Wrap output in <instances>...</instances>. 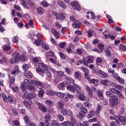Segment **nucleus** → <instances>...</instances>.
Wrapping results in <instances>:
<instances>
[{
	"label": "nucleus",
	"mask_w": 126,
	"mask_h": 126,
	"mask_svg": "<svg viewBox=\"0 0 126 126\" xmlns=\"http://www.w3.org/2000/svg\"><path fill=\"white\" fill-rule=\"evenodd\" d=\"M66 87L68 91H70V92H72V93H75V92H77L76 94L78 97L83 94V92L81 90V88L77 84L70 85L68 83V85H66Z\"/></svg>",
	"instance_id": "nucleus-1"
},
{
	"label": "nucleus",
	"mask_w": 126,
	"mask_h": 126,
	"mask_svg": "<svg viewBox=\"0 0 126 126\" xmlns=\"http://www.w3.org/2000/svg\"><path fill=\"white\" fill-rule=\"evenodd\" d=\"M27 58L26 56L23 54L20 56V54L19 53H17L16 56L15 57L14 59H11L10 63H17V62L18 61H21V62H24L25 61H26Z\"/></svg>",
	"instance_id": "nucleus-2"
},
{
	"label": "nucleus",
	"mask_w": 126,
	"mask_h": 126,
	"mask_svg": "<svg viewBox=\"0 0 126 126\" xmlns=\"http://www.w3.org/2000/svg\"><path fill=\"white\" fill-rule=\"evenodd\" d=\"M39 67H42L43 69H41L40 68H36V71L39 73V74H40V75H44V73H45V70H48L49 67L47 65L43 63H39Z\"/></svg>",
	"instance_id": "nucleus-3"
},
{
	"label": "nucleus",
	"mask_w": 126,
	"mask_h": 126,
	"mask_svg": "<svg viewBox=\"0 0 126 126\" xmlns=\"http://www.w3.org/2000/svg\"><path fill=\"white\" fill-rule=\"evenodd\" d=\"M109 102H110L111 107H114L117 105L120 104V101L118 99V96L117 95L113 94L109 99Z\"/></svg>",
	"instance_id": "nucleus-4"
},
{
	"label": "nucleus",
	"mask_w": 126,
	"mask_h": 126,
	"mask_svg": "<svg viewBox=\"0 0 126 126\" xmlns=\"http://www.w3.org/2000/svg\"><path fill=\"white\" fill-rule=\"evenodd\" d=\"M116 124L118 126L123 125L126 126V116H120L119 117V120H116Z\"/></svg>",
	"instance_id": "nucleus-5"
},
{
	"label": "nucleus",
	"mask_w": 126,
	"mask_h": 126,
	"mask_svg": "<svg viewBox=\"0 0 126 126\" xmlns=\"http://www.w3.org/2000/svg\"><path fill=\"white\" fill-rule=\"evenodd\" d=\"M33 84L35 85L37 88H38V89H42V88H44V87H45L44 84L39 81H36L35 80H33Z\"/></svg>",
	"instance_id": "nucleus-6"
},
{
	"label": "nucleus",
	"mask_w": 126,
	"mask_h": 126,
	"mask_svg": "<svg viewBox=\"0 0 126 126\" xmlns=\"http://www.w3.org/2000/svg\"><path fill=\"white\" fill-rule=\"evenodd\" d=\"M70 5L73 7L75 10H81V7L77 2H72L70 3Z\"/></svg>",
	"instance_id": "nucleus-7"
},
{
	"label": "nucleus",
	"mask_w": 126,
	"mask_h": 126,
	"mask_svg": "<svg viewBox=\"0 0 126 126\" xmlns=\"http://www.w3.org/2000/svg\"><path fill=\"white\" fill-rule=\"evenodd\" d=\"M81 69L84 72V76L87 79H89V70L85 67H81Z\"/></svg>",
	"instance_id": "nucleus-8"
},
{
	"label": "nucleus",
	"mask_w": 126,
	"mask_h": 126,
	"mask_svg": "<svg viewBox=\"0 0 126 126\" xmlns=\"http://www.w3.org/2000/svg\"><path fill=\"white\" fill-rule=\"evenodd\" d=\"M45 125L46 126H50V123H49V122H50V121H51L52 118L51 117V116H50L49 114H47L46 115H45Z\"/></svg>",
	"instance_id": "nucleus-9"
},
{
	"label": "nucleus",
	"mask_w": 126,
	"mask_h": 126,
	"mask_svg": "<svg viewBox=\"0 0 126 126\" xmlns=\"http://www.w3.org/2000/svg\"><path fill=\"white\" fill-rule=\"evenodd\" d=\"M97 73H98L99 76L102 77V78H108L109 76L107 74H106L104 71H102L101 70H98L97 71Z\"/></svg>",
	"instance_id": "nucleus-10"
},
{
	"label": "nucleus",
	"mask_w": 126,
	"mask_h": 126,
	"mask_svg": "<svg viewBox=\"0 0 126 126\" xmlns=\"http://www.w3.org/2000/svg\"><path fill=\"white\" fill-rule=\"evenodd\" d=\"M66 17V14L64 13H62L56 16V18L57 20H59V19H60V20H63Z\"/></svg>",
	"instance_id": "nucleus-11"
},
{
	"label": "nucleus",
	"mask_w": 126,
	"mask_h": 126,
	"mask_svg": "<svg viewBox=\"0 0 126 126\" xmlns=\"http://www.w3.org/2000/svg\"><path fill=\"white\" fill-rule=\"evenodd\" d=\"M65 95L66 96L64 99V101L65 102H67L69 99H73L74 98V96L73 95L70 94L68 93H66Z\"/></svg>",
	"instance_id": "nucleus-12"
},
{
	"label": "nucleus",
	"mask_w": 126,
	"mask_h": 126,
	"mask_svg": "<svg viewBox=\"0 0 126 126\" xmlns=\"http://www.w3.org/2000/svg\"><path fill=\"white\" fill-rule=\"evenodd\" d=\"M113 86H114L115 88H117V89H119V90H121V91H124L125 90V88L124 87L121 85L117 84L115 83H112Z\"/></svg>",
	"instance_id": "nucleus-13"
},
{
	"label": "nucleus",
	"mask_w": 126,
	"mask_h": 126,
	"mask_svg": "<svg viewBox=\"0 0 126 126\" xmlns=\"http://www.w3.org/2000/svg\"><path fill=\"white\" fill-rule=\"evenodd\" d=\"M72 26H73L74 28H80V26H81V23L78 20H77L72 24Z\"/></svg>",
	"instance_id": "nucleus-14"
},
{
	"label": "nucleus",
	"mask_w": 126,
	"mask_h": 126,
	"mask_svg": "<svg viewBox=\"0 0 126 126\" xmlns=\"http://www.w3.org/2000/svg\"><path fill=\"white\" fill-rule=\"evenodd\" d=\"M88 80H89V83H92L94 86H97V85H98V81H99V80L95 79H90V77L89 79Z\"/></svg>",
	"instance_id": "nucleus-15"
},
{
	"label": "nucleus",
	"mask_w": 126,
	"mask_h": 126,
	"mask_svg": "<svg viewBox=\"0 0 126 126\" xmlns=\"http://www.w3.org/2000/svg\"><path fill=\"white\" fill-rule=\"evenodd\" d=\"M58 4L62 8H63L64 9H65L67 6H66V4L65 3L61 0H58L57 1Z\"/></svg>",
	"instance_id": "nucleus-16"
},
{
	"label": "nucleus",
	"mask_w": 126,
	"mask_h": 126,
	"mask_svg": "<svg viewBox=\"0 0 126 126\" xmlns=\"http://www.w3.org/2000/svg\"><path fill=\"white\" fill-rule=\"evenodd\" d=\"M28 4L31 8H36V4L35 2L32 0H28Z\"/></svg>",
	"instance_id": "nucleus-17"
},
{
	"label": "nucleus",
	"mask_w": 126,
	"mask_h": 126,
	"mask_svg": "<svg viewBox=\"0 0 126 126\" xmlns=\"http://www.w3.org/2000/svg\"><path fill=\"white\" fill-rule=\"evenodd\" d=\"M56 92L53 90H47L46 91V94L50 96H55Z\"/></svg>",
	"instance_id": "nucleus-18"
},
{
	"label": "nucleus",
	"mask_w": 126,
	"mask_h": 126,
	"mask_svg": "<svg viewBox=\"0 0 126 126\" xmlns=\"http://www.w3.org/2000/svg\"><path fill=\"white\" fill-rule=\"evenodd\" d=\"M24 75L26 76L27 78H31L32 76H33V74H32V73L29 71H26L24 73Z\"/></svg>",
	"instance_id": "nucleus-19"
},
{
	"label": "nucleus",
	"mask_w": 126,
	"mask_h": 126,
	"mask_svg": "<svg viewBox=\"0 0 126 126\" xmlns=\"http://www.w3.org/2000/svg\"><path fill=\"white\" fill-rule=\"evenodd\" d=\"M85 89L86 91H87L89 95H90L91 97H92V96H93V93L92 92V90L90 89V88H89L88 86H87L86 87Z\"/></svg>",
	"instance_id": "nucleus-20"
},
{
	"label": "nucleus",
	"mask_w": 126,
	"mask_h": 126,
	"mask_svg": "<svg viewBox=\"0 0 126 126\" xmlns=\"http://www.w3.org/2000/svg\"><path fill=\"white\" fill-rule=\"evenodd\" d=\"M85 89L86 91H87L89 95H90L91 97H92V96H93V93L92 92V90L90 89V88H89L88 86H87L86 87Z\"/></svg>",
	"instance_id": "nucleus-21"
},
{
	"label": "nucleus",
	"mask_w": 126,
	"mask_h": 126,
	"mask_svg": "<svg viewBox=\"0 0 126 126\" xmlns=\"http://www.w3.org/2000/svg\"><path fill=\"white\" fill-rule=\"evenodd\" d=\"M57 74L60 78H63L65 76L64 73L63 71H58Z\"/></svg>",
	"instance_id": "nucleus-22"
},
{
	"label": "nucleus",
	"mask_w": 126,
	"mask_h": 126,
	"mask_svg": "<svg viewBox=\"0 0 126 126\" xmlns=\"http://www.w3.org/2000/svg\"><path fill=\"white\" fill-rule=\"evenodd\" d=\"M51 33L55 35L56 39H59V38H60V36H59V32H57L55 29H53L51 31Z\"/></svg>",
	"instance_id": "nucleus-23"
},
{
	"label": "nucleus",
	"mask_w": 126,
	"mask_h": 126,
	"mask_svg": "<svg viewBox=\"0 0 126 126\" xmlns=\"http://www.w3.org/2000/svg\"><path fill=\"white\" fill-rule=\"evenodd\" d=\"M37 14H39L40 15H41L42 14H44V13H45V11L42 8V7H40L37 8Z\"/></svg>",
	"instance_id": "nucleus-24"
},
{
	"label": "nucleus",
	"mask_w": 126,
	"mask_h": 126,
	"mask_svg": "<svg viewBox=\"0 0 126 126\" xmlns=\"http://www.w3.org/2000/svg\"><path fill=\"white\" fill-rule=\"evenodd\" d=\"M103 38H105V39H109L110 37V32L109 31H105L103 32Z\"/></svg>",
	"instance_id": "nucleus-25"
},
{
	"label": "nucleus",
	"mask_w": 126,
	"mask_h": 126,
	"mask_svg": "<svg viewBox=\"0 0 126 126\" xmlns=\"http://www.w3.org/2000/svg\"><path fill=\"white\" fill-rule=\"evenodd\" d=\"M27 89L32 92H34V91H36V88L34 87L33 86L31 85H27Z\"/></svg>",
	"instance_id": "nucleus-26"
},
{
	"label": "nucleus",
	"mask_w": 126,
	"mask_h": 126,
	"mask_svg": "<svg viewBox=\"0 0 126 126\" xmlns=\"http://www.w3.org/2000/svg\"><path fill=\"white\" fill-rule=\"evenodd\" d=\"M109 90L111 92V93H112V94H117L119 92V90L115 88H109Z\"/></svg>",
	"instance_id": "nucleus-27"
},
{
	"label": "nucleus",
	"mask_w": 126,
	"mask_h": 126,
	"mask_svg": "<svg viewBox=\"0 0 126 126\" xmlns=\"http://www.w3.org/2000/svg\"><path fill=\"white\" fill-rule=\"evenodd\" d=\"M74 76L76 79H79L81 77V73L80 71H75Z\"/></svg>",
	"instance_id": "nucleus-28"
},
{
	"label": "nucleus",
	"mask_w": 126,
	"mask_h": 126,
	"mask_svg": "<svg viewBox=\"0 0 126 126\" xmlns=\"http://www.w3.org/2000/svg\"><path fill=\"white\" fill-rule=\"evenodd\" d=\"M39 110H41L44 113H46L47 112V108L45 107V106L41 104H39L38 105Z\"/></svg>",
	"instance_id": "nucleus-29"
},
{
	"label": "nucleus",
	"mask_w": 126,
	"mask_h": 126,
	"mask_svg": "<svg viewBox=\"0 0 126 126\" xmlns=\"http://www.w3.org/2000/svg\"><path fill=\"white\" fill-rule=\"evenodd\" d=\"M80 110H81V113H83L84 115H86V114L88 113V110H87V108L85 107L82 106L80 107Z\"/></svg>",
	"instance_id": "nucleus-30"
},
{
	"label": "nucleus",
	"mask_w": 126,
	"mask_h": 126,
	"mask_svg": "<svg viewBox=\"0 0 126 126\" xmlns=\"http://www.w3.org/2000/svg\"><path fill=\"white\" fill-rule=\"evenodd\" d=\"M56 96H58L59 98H61V99H63V97H64V95L65 94L63 93H60V92H57L56 93Z\"/></svg>",
	"instance_id": "nucleus-31"
},
{
	"label": "nucleus",
	"mask_w": 126,
	"mask_h": 126,
	"mask_svg": "<svg viewBox=\"0 0 126 126\" xmlns=\"http://www.w3.org/2000/svg\"><path fill=\"white\" fill-rule=\"evenodd\" d=\"M19 73V69L18 68V67H17V68L14 69V70L11 72V74L12 75L15 76V75L18 74Z\"/></svg>",
	"instance_id": "nucleus-32"
},
{
	"label": "nucleus",
	"mask_w": 126,
	"mask_h": 126,
	"mask_svg": "<svg viewBox=\"0 0 126 126\" xmlns=\"http://www.w3.org/2000/svg\"><path fill=\"white\" fill-rule=\"evenodd\" d=\"M94 114H95V111L92 110L89 112V115H88V119H91L94 117Z\"/></svg>",
	"instance_id": "nucleus-33"
},
{
	"label": "nucleus",
	"mask_w": 126,
	"mask_h": 126,
	"mask_svg": "<svg viewBox=\"0 0 126 126\" xmlns=\"http://www.w3.org/2000/svg\"><path fill=\"white\" fill-rule=\"evenodd\" d=\"M33 81H34V80H31L30 79H25L24 80V83H26L27 84H33Z\"/></svg>",
	"instance_id": "nucleus-34"
},
{
	"label": "nucleus",
	"mask_w": 126,
	"mask_h": 126,
	"mask_svg": "<svg viewBox=\"0 0 126 126\" xmlns=\"http://www.w3.org/2000/svg\"><path fill=\"white\" fill-rule=\"evenodd\" d=\"M37 97V94L34 93H32L29 94V98L30 99H34V98H36Z\"/></svg>",
	"instance_id": "nucleus-35"
},
{
	"label": "nucleus",
	"mask_w": 126,
	"mask_h": 126,
	"mask_svg": "<svg viewBox=\"0 0 126 126\" xmlns=\"http://www.w3.org/2000/svg\"><path fill=\"white\" fill-rule=\"evenodd\" d=\"M8 77L9 78V81L10 83H14V81H15V78L13 77H12L11 74H10L8 75Z\"/></svg>",
	"instance_id": "nucleus-36"
},
{
	"label": "nucleus",
	"mask_w": 126,
	"mask_h": 126,
	"mask_svg": "<svg viewBox=\"0 0 126 126\" xmlns=\"http://www.w3.org/2000/svg\"><path fill=\"white\" fill-rule=\"evenodd\" d=\"M63 126H75V125H73V124L68 122L66 121V122H64L63 124Z\"/></svg>",
	"instance_id": "nucleus-37"
},
{
	"label": "nucleus",
	"mask_w": 126,
	"mask_h": 126,
	"mask_svg": "<svg viewBox=\"0 0 126 126\" xmlns=\"http://www.w3.org/2000/svg\"><path fill=\"white\" fill-rule=\"evenodd\" d=\"M51 126H60L59 125V122L56 120L52 121Z\"/></svg>",
	"instance_id": "nucleus-38"
},
{
	"label": "nucleus",
	"mask_w": 126,
	"mask_h": 126,
	"mask_svg": "<svg viewBox=\"0 0 126 126\" xmlns=\"http://www.w3.org/2000/svg\"><path fill=\"white\" fill-rule=\"evenodd\" d=\"M42 43H43V41H42L40 39H38L35 40L34 42V44L36 46H40V45H41V44H42Z\"/></svg>",
	"instance_id": "nucleus-39"
},
{
	"label": "nucleus",
	"mask_w": 126,
	"mask_h": 126,
	"mask_svg": "<svg viewBox=\"0 0 126 126\" xmlns=\"http://www.w3.org/2000/svg\"><path fill=\"white\" fill-rule=\"evenodd\" d=\"M18 41H19V37H18V36L16 35L13 37V43H15L16 44H17V43H18Z\"/></svg>",
	"instance_id": "nucleus-40"
},
{
	"label": "nucleus",
	"mask_w": 126,
	"mask_h": 126,
	"mask_svg": "<svg viewBox=\"0 0 126 126\" xmlns=\"http://www.w3.org/2000/svg\"><path fill=\"white\" fill-rule=\"evenodd\" d=\"M34 25V23H33V20H31L29 21L28 24H27L25 25L26 27H27V26H31L32 28H34V27L33 26Z\"/></svg>",
	"instance_id": "nucleus-41"
},
{
	"label": "nucleus",
	"mask_w": 126,
	"mask_h": 126,
	"mask_svg": "<svg viewBox=\"0 0 126 126\" xmlns=\"http://www.w3.org/2000/svg\"><path fill=\"white\" fill-rule=\"evenodd\" d=\"M104 53L108 57L111 56V51H110V50H109V49L105 48V49H104Z\"/></svg>",
	"instance_id": "nucleus-42"
},
{
	"label": "nucleus",
	"mask_w": 126,
	"mask_h": 126,
	"mask_svg": "<svg viewBox=\"0 0 126 126\" xmlns=\"http://www.w3.org/2000/svg\"><path fill=\"white\" fill-rule=\"evenodd\" d=\"M41 5H43V6H45V7H48L49 5H50L49 3H48V2H47V1L46 0H43L41 2Z\"/></svg>",
	"instance_id": "nucleus-43"
},
{
	"label": "nucleus",
	"mask_w": 126,
	"mask_h": 126,
	"mask_svg": "<svg viewBox=\"0 0 126 126\" xmlns=\"http://www.w3.org/2000/svg\"><path fill=\"white\" fill-rule=\"evenodd\" d=\"M42 47L46 51H48V50L50 49V48L49 47V45H48V44H46L45 43H43L42 45Z\"/></svg>",
	"instance_id": "nucleus-44"
},
{
	"label": "nucleus",
	"mask_w": 126,
	"mask_h": 126,
	"mask_svg": "<svg viewBox=\"0 0 126 126\" xmlns=\"http://www.w3.org/2000/svg\"><path fill=\"white\" fill-rule=\"evenodd\" d=\"M44 93H45V91L44 90L39 91V92H38L39 97H40V98H42V97L44 96Z\"/></svg>",
	"instance_id": "nucleus-45"
},
{
	"label": "nucleus",
	"mask_w": 126,
	"mask_h": 126,
	"mask_svg": "<svg viewBox=\"0 0 126 126\" xmlns=\"http://www.w3.org/2000/svg\"><path fill=\"white\" fill-rule=\"evenodd\" d=\"M100 83L102 84V85H108V83H109V80H101Z\"/></svg>",
	"instance_id": "nucleus-46"
},
{
	"label": "nucleus",
	"mask_w": 126,
	"mask_h": 126,
	"mask_svg": "<svg viewBox=\"0 0 126 126\" xmlns=\"http://www.w3.org/2000/svg\"><path fill=\"white\" fill-rule=\"evenodd\" d=\"M101 109H102V106L98 104L97 105V109L95 112L96 114H99V113L101 112Z\"/></svg>",
	"instance_id": "nucleus-47"
},
{
	"label": "nucleus",
	"mask_w": 126,
	"mask_h": 126,
	"mask_svg": "<svg viewBox=\"0 0 126 126\" xmlns=\"http://www.w3.org/2000/svg\"><path fill=\"white\" fill-rule=\"evenodd\" d=\"M65 86V85L63 83H61L58 86V89L59 90H62V89H63Z\"/></svg>",
	"instance_id": "nucleus-48"
},
{
	"label": "nucleus",
	"mask_w": 126,
	"mask_h": 126,
	"mask_svg": "<svg viewBox=\"0 0 126 126\" xmlns=\"http://www.w3.org/2000/svg\"><path fill=\"white\" fill-rule=\"evenodd\" d=\"M76 117H77V118H81L84 117V114H83V113H82L78 112L76 114Z\"/></svg>",
	"instance_id": "nucleus-49"
},
{
	"label": "nucleus",
	"mask_w": 126,
	"mask_h": 126,
	"mask_svg": "<svg viewBox=\"0 0 126 126\" xmlns=\"http://www.w3.org/2000/svg\"><path fill=\"white\" fill-rule=\"evenodd\" d=\"M106 17L107 19H108V23L109 24H110V23H113V22H114V21H113V19L111 18V17H110L109 15L107 14Z\"/></svg>",
	"instance_id": "nucleus-50"
},
{
	"label": "nucleus",
	"mask_w": 126,
	"mask_h": 126,
	"mask_svg": "<svg viewBox=\"0 0 126 126\" xmlns=\"http://www.w3.org/2000/svg\"><path fill=\"white\" fill-rule=\"evenodd\" d=\"M45 104L46 105H48L49 106H53V101L51 100H47L45 101Z\"/></svg>",
	"instance_id": "nucleus-51"
},
{
	"label": "nucleus",
	"mask_w": 126,
	"mask_h": 126,
	"mask_svg": "<svg viewBox=\"0 0 126 126\" xmlns=\"http://www.w3.org/2000/svg\"><path fill=\"white\" fill-rule=\"evenodd\" d=\"M23 96L25 98H29V94L26 91H23Z\"/></svg>",
	"instance_id": "nucleus-52"
},
{
	"label": "nucleus",
	"mask_w": 126,
	"mask_h": 126,
	"mask_svg": "<svg viewBox=\"0 0 126 126\" xmlns=\"http://www.w3.org/2000/svg\"><path fill=\"white\" fill-rule=\"evenodd\" d=\"M2 98L4 100V102H7V98L8 97L6 96V95L4 94V93H2Z\"/></svg>",
	"instance_id": "nucleus-53"
},
{
	"label": "nucleus",
	"mask_w": 126,
	"mask_h": 126,
	"mask_svg": "<svg viewBox=\"0 0 126 126\" xmlns=\"http://www.w3.org/2000/svg\"><path fill=\"white\" fill-rule=\"evenodd\" d=\"M68 113V111H67L65 109H62V114L63 115V116H66Z\"/></svg>",
	"instance_id": "nucleus-54"
},
{
	"label": "nucleus",
	"mask_w": 126,
	"mask_h": 126,
	"mask_svg": "<svg viewBox=\"0 0 126 126\" xmlns=\"http://www.w3.org/2000/svg\"><path fill=\"white\" fill-rule=\"evenodd\" d=\"M23 68L24 70H28L29 69V65L28 64L24 63L23 65Z\"/></svg>",
	"instance_id": "nucleus-55"
},
{
	"label": "nucleus",
	"mask_w": 126,
	"mask_h": 126,
	"mask_svg": "<svg viewBox=\"0 0 126 126\" xmlns=\"http://www.w3.org/2000/svg\"><path fill=\"white\" fill-rule=\"evenodd\" d=\"M58 105L60 109H63V102L59 101L58 102Z\"/></svg>",
	"instance_id": "nucleus-56"
},
{
	"label": "nucleus",
	"mask_w": 126,
	"mask_h": 126,
	"mask_svg": "<svg viewBox=\"0 0 126 126\" xmlns=\"http://www.w3.org/2000/svg\"><path fill=\"white\" fill-rule=\"evenodd\" d=\"M39 60H40V57H35L32 59V61L33 63H39Z\"/></svg>",
	"instance_id": "nucleus-57"
},
{
	"label": "nucleus",
	"mask_w": 126,
	"mask_h": 126,
	"mask_svg": "<svg viewBox=\"0 0 126 126\" xmlns=\"http://www.w3.org/2000/svg\"><path fill=\"white\" fill-rule=\"evenodd\" d=\"M78 98L80 100H81V101H85V100H86V97L83 94L81 95Z\"/></svg>",
	"instance_id": "nucleus-58"
},
{
	"label": "nucleus",
	"mask_w": 126,
	"mask_h": 126,
	"mask_svg": "<svg viewBox=\"0 0 126 126\" xmlns=\"http://www.w3.org/2000/svg\"><path fill=\"white\" fill-rule=\"evenodd\" d=\"M98 47L99 49H100L101 51H102L103 50H104V49L105 48V46H104V45H103L102 44H101V43H99L98 44Z\"/></svg>",
	"instance_id": "nucleus-59"
},
{
	"label": "nucleus",
	"mask_w": 126,
	"mask_h": 126,
	"mask_svg": "<svg viewBox=\"0 0 126 126\" xmlns=\"http://www.w3.org/2000/svg\"><path fill=\"white\" fill-rule=\"evenodd\" d=\"M6 63V59L4 57H0V63Z\"/></svg>",
	"instance_id": "nucleus-60"
},
{
	"label": "nucleus",
	"mask_w": 126,
	"mask_h": 126,
	"mask_svg": "<svg viewBox=\"0 0 126 126\" xmlns=\"http://www.w3.org/2000/svg\"><path fill=\"white\" fill-rule=\"evenodd\" d=\"M59 121H60V122H63L64 120V118H63V115H61V114H59L57 116Z\"/></svg>",
	"instance_id": "nucleus-61"
},
{
	"label": "nucleus",
	"mask_w": 126,
	"mask_h": 126,
	"mask_svg": "<svg viewBox=\"0 0 126 126\" xmlns=\"http://www.w3.org/2000/svg\"><path fill=\"white\" fill-rule=\"evenodd\" d=\"M98 95L100 99H103V98H104V96L103 95V92L102 91H99L98 93Z\"/></svg>",
	"instance_id": "nucleus-62"
},
{
	"label": "nucleus",
	"mask_w": 126,
	"mask_h": 126,
	"mask_svg": "<svg viewBox=\"0 0 126 126\" xmlns=\"http://www.w3.org/2000/svg\"><path fill=\"white\" fill-rule=\"evenodd\" d=\"M3 49L4 51H8V50H10L11 47L9 45H4Z\"/></svg>",
	"instance_id": "nucleus-63"
},
{
	"label": "nucleus",
	"mask_w": 126,
	"mask_h": 126,
	"mask_svg": "<svg viewBox=\"0 0 126 126\" xmlns=\"http://www.w3.org/2000/svg\"><path fill=\"white\" fill-rule=\"evenodd\" d=\"M119 82L121 83V84H125V80L124 79L120 77L118 80H117Z\"/></svg>",
	"instance_id": "nucleus-64"
}]
</instances>
